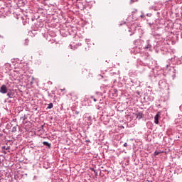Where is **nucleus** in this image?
Listing matches in <instances>:
<instances>
[{"instance_id":"obj_1","label":"nucleus","mask_w":182,"mask_h":182,"mask_svg":"<svg viewBox=\"0 0 182 182\" xmlns=\"http://www.w3.org/2000/svg\"><path fill=\"white\" fill-rule=\"evenodd\" d=\"M0 93H2L3 95H5V93H8V88L6 87V85H3L1 86Z\"/></svg>"},{"instance_id":"obj_2","label":"nucleus","mask_w":182,"mask_h":182,"mask_svg":"<svg viewBox=\"0 0 182 182\" xmlns=\"http://www.w3.org/2000/svg\"><path fill=\"white\" fill-rule=\"evenodd\" d=\"M160 117V114H156L154 117V123L159 124V118Z\"/></svg>"},{"instance_id":"obj_3","label":"nucleus","mask_w":182,"mask_h":182,"mask_svg":"<svg viewBox=\"0 0 182 182\" xmlns=\"http://www.w3.org/2000/svg\"><path fill=\"white\" fill-rule=\"evenodd\" d=\"M135 116H136V119H138V120H140V119H143L142 112H137L136 114H135Z\"/></svg>"},{"instance_id":"obj_4","label":"nucleus","mask_w":182,"mask_h":182,"mask_svg":"<svg viewBox=\"0 0 182 182\" xmlns=\"http://www.w3.org/2000/svg\"><path fill=\"white\" fill-rule=\"evenodd\" d=\"M24 45L25 46H28V45H29V39L27 38L24 41Z\"/></svg>"},{"instance_id":"obj_5","label":"nucleus","mask_w":182,"mask_h":182,"mask_svg":"<svg viewBox=\"0 0 182 182\" xmlns=\"http://www.w3.org/2000/svg\"><path fill=\"white\" fill-rule=\"evenodd\" d=\"M43 144H44V146H48V147H50V144H49V143L47 142V141H43Z\"/></svg>"},{"instance_id":"obj_6","label":"nucleus","mask_w":182,"mask_h":182,"mask_svg":"<svg viewBox=\"0 0 182 182\" xmlns=\"http://www.w3.org/2000/svg\"><path fill=\"white\" fill-rule=\"evenodd\" d=\"M53 107V103H50L48 104L47 109H52Z\"/></svg>"},{"instance_id":"obj_7","label":"nucleus","mask_w":182,"mask_h":182,"mask_svg":"<svg viewBox=\"0 0 182 182\" xmlns=\"http://www.w3.org/2000/svg\"><path fill=\"white\" fill-rule=\"evenodd\" d=\"M159 154H160V152H159V151H155L154 152L155 156H159Z\"/></svg>"},{"instance_id":"obj_8","label":"nucleus","mask_w":182,"mask_h":182,"mask_svg":"<svg viewBox=\"0 0 182 182\" xmlns=\"http://www.w3.org/2000/svg\"><path fill=\"white\" fill-rule=\"evenodd\" d=\"M151 46L148 44L146 46H145V49H149V48H151Z\"/></svg>"},{"instance_id":"obj_9","label":"nucleus","mask_w":182,"mask_h":182,"mask_svg":"<svg viewBox=\"0 0 182 182\" xmlns=\"http://www.w3.org/2000/svg\"><path fill=\"white\" fill-rule=\"evenodd\" d=\"M124 147H127V143L124 144Z\"/></svg>"},{"instance_id":"obj_10","label":"nucleus","mask_w":182,"mask_h":182,"mask_svg":"<svg viewBox=\"0 0 182 182\" xmlns=\"http://www.w3.org/2000/svg\"><path fill=\"white\" fill-rule=\"evenodd\" d=\"M61 92H63V90H66V89L63 88V89H60Z\"/></svg>"},{"instance_id":"obj_11","label":"nucleus","mask_w":182,"mask_h":182,"mask_svg":"<svg viewBox=\"0 0 182 182\" xmlns=\"http://www.w3.org/2000/svg\"><path fill=\"white\" fill-rule=\"evenodd\" d=\"M141 18H144V16H143V15H141Z\"/></svg>"},{"instance_id":"obj_12","label":"nucleus","mask_w":182,"mask_h":182,"mask_svg":"<svg viewBox=\"0 0 182 182\" xmlns=\"http://www.w3.org/2000/svg\"><path fill=\"white\" fill-rule=\"evenodd\" d=\"M94 102H96V99H94Z\"/></svg>"},{"instance_id":"obj_13","label":"nucleus","mask_w":182,"mask_h":182,"mask_svg":"<svg viewBox=\"0 0 182 182\" xmlns=\"http://www.w3.org/2000/svg\"><path fill=\"white\" fill-rule=\"evenodd\" d=\"M0 164H1V159H0Z\"/></svg>"}]
</instances>
